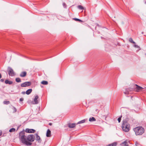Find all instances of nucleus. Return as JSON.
<instances>
[{"label": "nucleus", "mask_w": 146, "mask_h": 146, "mask_svg": "<svg viewBox=\"0 0 146 146\" xmlns=\"http://www.w3.org/2000/svg\"><path fill=\"white\" fill-rule=\"evenodd\" d=\"M128 119H126L125 121H123L122 125V128L123 130L125 132H128L130 130V125L127 122Z\"/></svg>", "instance_id": "f257e3e1"}, {"label": "nucleus", "mask_w": 146, "mask_h": 146, "mask_svg": "<svg viewBox=\"0 0 146 146\" xmlns=\"http://www.w3.org/2000/svg\"><path fill=\"white\" fill-rule=\"evenodd\" d=\"M136 135H141L144 132V129L142 127H138L133 129Z\"/></svg>", "instance_id": "f03ea898"}, {"label": "nucleus", "mask_w": 146, "mask_h": 146, "mask_svg": "<svg viewBox=\"0 0 146 146\" xmlns=\"http://www.w3.org/2000/svg\"><path fill=\"white\" fill-rule=\"evenodd\" d=\"M24 134V132L23 131H21L19 134L20 139L21 140L22 143L23 144L27 140L26 136Z\"/></svg>", "instance_id": "7ed1b4c3"}, {"label": "nucleus", "mask_w": 146, "mask_h": 146, "mask_svg": "<svg viewBox=\"0 0 146 146\" xmlns=\"http://www.w3.org/2000/svg\"><path fill=\"white\" fill-rule=\"evenodd\" d=\"M7 72L9 76H13L15 75V74L13 70L10 67H8L7 68Z\"/></svg>", "instance_id": "20e7f679"}, {"label": "nucleus", "mask_w": 146, "mask_h": 146, "mask_svg": "<svg viewBox=\"0 0 146 146\" xmlns=\"http://www.w3.org/2000/svg\"><path fill=\"white\" fill-rule=\"evenodd\" d=\"M35 136L32 134L29 135L27 137V140L31 142L34 141L35 140Z\"/></svg>", "instance_id": "39448f33"}, {"label": "nucleus", "mask_w": 146, "mask_h": 146, "mask_svg": "<svg viewBox=\"0 0 146 146\" xmlns=\"http://www.w3.org/2000/svg\"><path fill=\"white\" fill-rule=\"evenodd\" d=\"M31 84L30 82H26L21 85V87H26L30 86Z\"/></svg>", "instance_id": "423d86ee"}, {"label": "nucleus", "mask_w": 146, "mask_h": 146, "mask_svg": "<svg viewBox=\"0 0 146 146\" xmlns=\"http://www.w3.org/2000/svg\"><path fill=\"white\" fill-rule=\"evenodd\" d=\"M135 86L136 87L135 88V90L137 92H139L140 91L142 90L143 88H143L140 87L137 84H135Z\"/></svg>", "instance_id": "0eeeda50"}, {"label": "nucleus", "mask_w": 146, "mask_h": 146, "mask_svg": "<svg viewBox=\"0 0 146 146\" xmlns=\"http://www.w3.org/2000/svg\"><path fill=\"white\" fill-rule=\"evenodd\" d=\"M133 89L132 88H130L128 89H126L125 90V91L124 92V93L125 94H130V92L133 91Z\"/></svg>", "instance_id": "6e6552de"}, {"label": "nucleus", "mask_w": 146, "mask_h": 146, "mask_svg": "<svg viewBox=\"0 0 146 146\" xmlns=\"http://www.w3.org/2000/svg\"><path fill=\"white\" fill-rule=\"evenodd\" d=\"M36 136V140L38 141L39 143H40L42 141V139H41L40 137L37 134H35Z\"/></svg>", "instance_id": "1a4fd4ad"}, {"label": "nucleus", "mask_w": 146, "mask_h": 146, "mask_svg": "<svg viewBox=\"0 0 146 146\" xmlns=\"http://www.w3.org/2000/svg\"><path fill=\"white\" fill-rule=\"evenodd\" d=\"M26 132L28 133H34L35 132V130L33 129H26L25 130Z\"/></svg>", "instance_id": "9d476101"}, {"label": "nucleus", "mask_w": 146, "mask_h": 146, "mask_svg": "<svg viewBox=\"0 0 146 146\" xmlns=\"http://www.w3.org/2000/svg\"><path fill=\"white\" fill-rule=\"evenodd\" d=\"M38 96L36 95L35 96V98L34 100L33 103V104H37L38 103Z\"/></svg>", "instance_id": "9b49d317"}, {"label": "nucleus", "mask_w": 146, "mask_h": 146, "mask_svg": "<svg viewBox=\"0 0 146 146\" xmlns=\"http://www.w3.org/2000/svg\"><path fill=\"white\" fill-rule=\"evenodd\" d=\"M76 125L75 123H69L68 124V126L70 128H73Z\"/></svg>", "instance_id": "f8f14e48"}, {"label": "nucleus", "mask_w": 146, "mask_h": 146, "mask_svg": "<svg viewBox=\"0 0 146 146\" xmlns=\"http://www.w3.org/2000/svg\"><path fill=\"white\" fill-rule=\"evenodd\" d=\"M27 75V72L25 71H23L20 74V76L21 77H25Z\"/></svg>", "instance_id": "ddd939ff"}, {"label": "nucleus", "mask_w": 146, "mask_h": 146, "mask_svg": "<svg viewBox=\"0 0 146 146\" xmlns=\"http://www.w3.org/2000/svg\"><path fill=\"white\" fill-rule=\"evenodd\" d=\"M46 136L48 137L51 136V131L49 129H48L47 131Z\"/></svg>", "instance_id": "4468645a"}, {"label": "nucleus", "mask_w": 146, "mask_h": 146, "mask_svg": "<svg viewBox=\"0 0 146 146\" xmlns=\"http://www.w3.org/2000/svg\"><path fill=\"white\" fill-rule=\"evenodd\" d=\"M13 82L12 81H9L8 80H6L5 81V83L6 84H8L9 85H11L12 84Z\"/></svg>", "instance_id": "2eb2a0df"}, {"label": "nucleus", "mask_w": 146, "mask_h": 146, "mask_svg": "<svg viewBox=\"0 0 146 146\" xmlns=\"http://www.w3.org/2000/svg\"><path fill=\"white\" fill-rule=\"evenodd\" d=\"M32 90L31 89H29L26 92V94L27 95H29L32 92Z\"/></svg>", "instance_id": "dca6fc26"}, {"label": "nucleus", "mask_w": 146, "mask_h": 146, "mask_svg": "<svg viewBox=\"0 0 146 146\" xmlns=\"http://www.w3.org/2000/svg\"><path fill=\"white\" fill-rule=\"evenodd\" d=\"M24 144H25L27 146H30L32 144V143L29 142V141H26Z\"/></svg>", "instance_id": "f3484780"}, {"label": "nucleus", "mask_w": 146, "mask_h": 146, "mask_svg": "<svg viewBox=\"0 0 146 146\" xmlns=\"http://www.w3.org/2000/svg\"><path fill=\"white\" fill-rule=\"evenodd\" d=\"M96 121V119L93 117H92V118H90L89 119V121L90 122L95 121Z\"/></svg>", "instance_id": "a211bd4d"}, {"label": "nucleus", "mask_w": 146, "mask_h": 146, "mask_svg": "<svg viewBox=\"0 0 146 146\" xmlns=\"http://www.w3.org/2000/svg\"><path fill=\"white\" fill-rule=\"evenodd\" d=\"M122 144L124 146H128V143L127 141H125L124 142L122 143Z\"/></svg>", "instance_id": "6ab92c4d"}, {"label": "nucleus", "mask_w": 146, "mask_h": 146, "mask_svg": "<svg viewBox=\"0 0 146 146\" xmlns=\"http://www.w3.org/2000/svg\"><path fill=\"white\" fill-rule=\"evenodd\" d=\"M41 83L43 84L46 85L48 84V82L47 81L43 80L41 82Z\"/></svg>", "instance_id": "aec40b11"}, {"label": "nucleus", "mask_w": 146, "mask_h": 146, "mask_svg": "<svg viewBox=\"0 0 146 146\" xmlns=\"http://www.w3.org/2000/svg\"><path fill=\"white\" fill-rule=\"evenodd\" d=\"M129 41L131 43L133 44H135V42L133 41L132 38H129Z\"/></svg>", "instance_id": "412c9836"}, {"label": "nucleus", "mask_w": 146, "mask_h": 146, "mask_svg": "<svg viewBox=\"0 0 146 146\" xmlns=\"http://www.w3.org/2000/svg\"><path fill=\"white\" fill-rule=\"evenodd\" d=\"M15 81L17 82H21V79L19 78H16Z\"/></svg>", "instance_id": "4be33fe9"}, {"label": "nucleus", "mask_w": 146, "mask_h": 146, "mask_svg": "<svg viewBox=\"0 0 146 146\" xmlns=\"http://www.w3.org/2000/svg\"><path fill=\"white\" fill-rule=\"evenodd\" d=\"M86 120L84 119L83 120H82L81 121H79L77 123V124H80V123H84L85 122Z\"/></svg>", "instance_id": "5701e85b"}, {"label": "nucleus", "mask_w": 146, "mask_h": 146, "mask_svg": "<svg viewBox=\"0 0 146 146\" xmlns=\"http://www.w3.org/2000/svg\"><path fill=\"white\" fill-rule=\"evenodd\" d=\"M77 7L78 9L81 10H83L84 9V8L81 5L78 6Z\"/></svg>", "instance_id": "b1692460"}, {"label": "nucleus", "mask_w": 146, "mask_h": 146, "mask_svg": "<svg viewBox=\"0 0 146 146\" xmlns=\"http://www.w3.org/2000/svg\"><path fill=\"white\" fill-rule=\"evenodd\" d=\"M73 19L75 21H78L79 22H82V21L80 19H78V18H73Z\"/></svg>", "instance_id": "393cba45"}, {"label": "nucleus", "mask_w": 146, "mask_h": 146, "mask_svg": "<svg viewBox=\"0 0 146 146\" xmlns=\"http://www.w3.org/2000/svg\"><path fill=\"white\" fill-rule=\"evenodd\" d=\"M15 131V129L14 128H12L11 129L9 130V131L10 132H14Z\"/></svg>", "instance_id": "a878e982"}, {"label": "nucleus", "mask_w": 146, "mask_h": 146, "mask_svg": "<svg viewBox=\"0 0 146 146\" xmlns=\"http://www.w3.org/2000/svg\"><path fill=\"white\" fill-rule=\"evenodd\" d=\"M3 103L4 104L8 105L10 104V102L9 101H4Z\"/></svg>", "instance_id": "bb28decb"}, {"label": "nucleus", "mask_w": 146, "mask_h": 146, "mask_svg": "<svg viewBox=\"0 0 146 146\" xmlns=\"http://www.w3.org/2000/svg\"><path fill=\"white\" fill-rule=\"evenodd\" d=\"M122 117V116H121V117H119L118 119H117V120L118 121V122L119 123L120 122V121H121V117Z\"/></svg>", "instance_id": "cd10ccee"}, {"label": "nucleus", "mask_w": 146, "mask_h": 146, "mask_svg": "<svg viewBox=\"0 0 146 146\" xmlns=\"http://www.w3.org/2000/svg\"><path fill=\"white\" fill-rule=\"evenodd\" d=\"M135 145L136 146H139V145H140V144L138 142L136 141L135 143Z\"/></svg>", "instance_id": "c85d7f7f"}, {"label": "nucleus", "mask_w": 146, "mask_h": 146, "mask_svg": "<svg viewBox=\"0 0 146 146\" xmlns=\"http://www.w3.org/2000/svg\"><path fill=\"white\" fill-rule=\"evenodd\" d=\"M63 7L64 8L66 7V4L65 3H63Z\"/></svg>", "instance_id": "c756f323"}, {"label": "nucleus", "mask_w": 146, "mask_h": 146, "mask_svg": "<svg viewBox=\"0 0 146 146\" xmlns=\"http://www.w3.org/2000/svg\"><path fill=\"white\" fill-rule=\"evenodd\" d=\"M134 46L135 47H136V48H139V46H138L137 45H135V44L134 45Z\"/></svg>", "instance_id": "7c9ffc66"}, {"label": "nucleus", "mask_w": 146, "mask_h": 146, "mask_svg": "<svg viewBox=\"0 0 146 146\" xmlns=\"http://www.w3.org/2000/svg\"><path fill=\"white\" fill-rule=\"evenodd\" d=\"M23 100L24 99L23 98H21L20 99V101L21 102L22 101H23Z\"/></svg>", "instance_id": "2f4dec72"}, {"label": "nucleus", "mask_w": 146, "mask_h": 146, "mask_svg": "<svg viewBox=\"0 0 146 146\" xmlns=\"http://www.w3.org/2000/svg\"><path fill=\"white\" fill-rule=\"evenodd\" d=\"M13 109H14V112H15L16 111H17V110H16V108H15V107H13Z\"/></svg>", "instance_id": "473e14b6"}, {"label": "nucleus", "mask_w": 146, "mask_h": 146, "mask_svg": "<svg viewBox=\"0 0 146 146\" xmlns=\"http://www.w3.org/2000/svg\"><path fill=\"white\" fill-rule=\"evenodd\" d=\"M0 81L2 82H4V80L3 79H1L0 80Z\"/></svg>", "instance_id": "72a5a7b5"}, {"label": "nucleus", "mask_w": 146, "mask_h": 146, "mask_svg": "<svg viewBox=\"0 0 146 146\" xmlns=\"http://www.w3.org/2000/svg\"><path fill=\"white\" fill-rule=\"evenodd\" d=\"M21 93L23 94H26V92H21Z\"/></svg>", "instance_id": "f704fd0d"}, {"label": "nucleus", "mask_w": 146, "mask_h": 146, "mask_svg": "<svg viewBox=\"0 0 146 146\" xmlns=\"http://www.w3.org/2000/svg\"><path fill=\"white\" fill-rule=\"evenodd\" d=\"M2 131H0V136L2 134Z\"/></svg>", "instance_id": "c9c22d12"}, {"label": "nucleus", "mask_w": 146, "mask_h": 146, "mask_svg": "<svg viewBox=\"0 0 146 146\" xmlns=\"http://www.w3.org/2000/svg\"><path fill=\"white\" fill-rule=\"evenodd\" d=\"M2 78V75L1 73H0V79Z\"/></svg>", "instance_id": "e433bc0d"}, {"label": "nucleus", "mask_w": 146, "mask_h": 146, "mask_svg": "<svg viewBox=\"0 0 146 146\" xmlns=\"http://www.w3.org/2000/svg\"><path fill=\"white\" fill-rule=\"evenodd\" d=\"M49 125H52V123H49Z\"/></svg>", "instance_id": "4c0bfd02"}, {"label": "nucleus", "mask_w": 146, "mask_h": 146, "mask_svg": "<svg viewBox=\"0 0 146 146\" xmlns=\"http://www.w3.org/2000/svg\"><path fill=\"white\" fill-rule=\"evenodd\" d=\"M144 88H143V89H146V87H143Z\"/></svg>", "instance_id": "58836bf2"}, {"label": "nucleus", "mask_w": 146, "mask_h": 146, "mask_svg": "<svg viewBox=\"0 0 146 146\" xmlns=\"http://www.w3.org/2000/svg\"><path fill=\"white\" fill-rule=\"evenodd\" d=\"M97 110H98V109H96V111H97Z\"/></svg>", "instance_id": "ea45409f"}, {"label": "nucleus", "mask_w": 146, "mask_h": 146, "mask_svg": "<svg viewBox=\"0 0 146 146\" xmlns=\"http://www.w3.org/2000/svg\"><path fill=\"white\" fill-rule=\"evenodd\" d=\"M143 32H142V34H143Z\"/></svg>", "instance_id": "a19ab883"}, {"label": "nucleus", "mask_w": 146, "mask_h": 146, "mask_svg": "<svg viewBox=\"0 0 146 146\" xmlns=\"http://www.w3.org/2000/svg\"><path fill=\"white\" fill-rule=\"evenodd\" d=\"M145 3L146 4V2H145Z\"/></svg>", "instance_id": "79ce46f5"}]
</instances>
